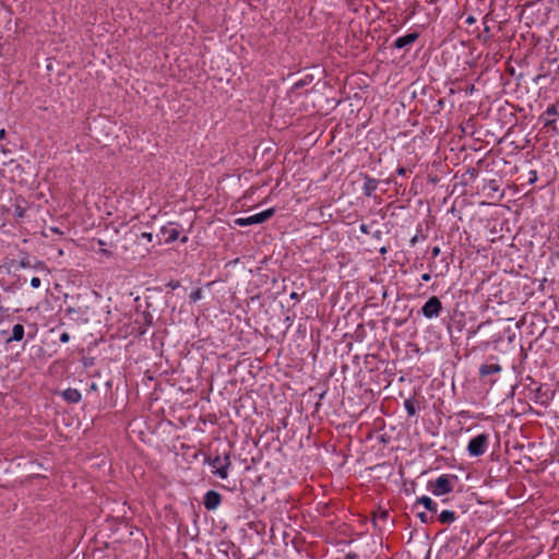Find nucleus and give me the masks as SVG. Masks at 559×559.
Returning a JSON list of instances; mask_svg holds the SVG:
<instances>
[{"label":"nucleus","instance_id":"1","mask_svg":"<svg viewBox=\"0 0 559 559\" xmlns=\"http://www.w3.org/2000/svg\"><path fill=\"white\" fill-rule=\"evenodd\" d=\"M457 476L443 474L437 479L428 481V490L436 497L444 496L453 491Z\"/></svg>","mask_w":559,"mask_h":559},{"label":"nucleus","instance_id":"2","mask_svg":"<svg viewBox=\"0 0 559 559\" xmlns=\"http://www.w3.org/2000/svg\"><path fill=\"white\" fill-rule=\"evenodd\" d=\"M488 444L489 435L480 433L469 440L466 450L471 456L477 457L483 455L487 451Z\"/></svg>","mask_w":559,"mask_h":559},{"label":"nucleus","instance_id":"3","mask_svg":"<svg viewBox=\"0 0 559 559\" xmlns=\"http://www.w3.org/2000/svg\"><path fill=\"white\" fill-rule=\"evenodd\" d=\"M209 464L213 467V473L222 479L228 477V468L231 465L229 453H224V456L217 455L209 460Z\"/></svg>","mask_w":559,"mask_h":559},{"label":"nucleus","instance_id":"4","mask_svg":"<svg viewBox=\"0 0 559 559\" xmlns=\"http://www.w3.org/2000/svg\"><path fill=\"white\" fill-rule=\"evenodd\" d=\"M275 213V209L271 207L263 212L250 215L248 217H239L235 219V224L238 226H250L254 224H262L270 219Z\"/></svg>","mask_w":559,"mask_h":559},{"label":"nucleus","instance_id":"5","mask_svg":"<svg viewBox=\"0 0 559 559\" xmlns=\"http://www.w3.org/2000/svg\"><path fill=\"white\" fill-rule=\"evenodd\" d=\"M442 302L436 296L430 297L421 307V313L427 319L438 318L442 312Z\"/></svg>","mask_w":559,"mask_h":559},{"label":"nucleus","instance_id":"6","mask_svg":"<svg viewBox=\"0 0 559 559\" xmlns=\"http://www.w3.org/2000/svg\"><path fill=\"white\" fill-rule=\"evenodd\" d=\"M559 116L557 105L552 104L547 107L544 114L539 117L544 121V128H550L554 132H557L556 117Z\"/></svg>","mask_w":559,"mask_h":559},{"label":"nucleus","instance_id":"7","mask_svg":"<svg viewBox=\"0 0 559 559\" xmlns=\"http://www.w3.org/2000/svg\"><path fill=\"white\" fill-rule=\"evenodd\" d=\"M157 236L164 237L165 243H171L176 241L179 238L178 224L173 222L168 223L167 225L160 228L159 234Z\"/></svg>","mask_w":559,"mask_h":559},{"label":"nucleus","instance_id":"8","mask_svg":"<svg viewBox=\"0 0 559 559\" xmlns=\"http://www.w3.org/2000/svg\"><path fill=\"white\" fill-rule=\"evenodd\" d=\"M222 502V496L215 490H209L203 497L204 508L209 511L216 510Z\"/></svg>","mask_w":559,"mask_h":559},{"label":"nucleus","instance_id":"9","mask_svg":"<svg viewBox=\"0 0 559 559\" xmlns=\"http://www.w3.org/2000/svg\"><path fill=\"white\" fill-rule=\"evenodd\" d=\"M419 37V34L417 32L408 33L404 36H401L395 39L393 46L397 49H403L413 43H415Z\"/></svg>","mask_w":559,"mask_h":559},{"label":"nucleus","instance_id":"10","mask_svg":"<svg viewBox=\"0 0 559 559\" xmlns=\"http://www.w3.org/2000/svg\"><path fill=\"white\" fill-rule=\"evenodd\" d=\"M25 329L22 324H14L11 331V335L5 340L7 344L12 342H21L24 338Z\"/></svg>","mask_w":559,"mask_h":559},{"label":"nucleus","instance_id":"11","mask_svg":"<svg viewBox=\"0 0 559 559\" xmlns=\"http://www.w3.org/2000/svg\"><path fill=\"white\" fill-rule=\"evenodd\" d=\"M501 370L502 367L499 364H483L479 367V376L486 378L490 374L499 373Z\"/></svg>","mask_w":559,"mask_h":559},{"label":"nucleus","instance_id":"12","mask_svg":"<svg viewBox=\"0 0 559 559\" xmlns=\"http://www.w3.org/2000/svg\"><path fill=\"white\" fill-rule=\"evenodd\" d=\"M378 183L377 179L367 176L362 186V193L366 197H372L378 188Z\"/></svg>","mask_w":559,"mask_h":559},{"label":"nucleus","instance_id":"13","mask_svg":"<svg viewBox=\"0 0 559 559\" xmlns=\"http://www.w3.org/2000/svg\"><path fill=\"white\" fill-rule=\"evenodd\" d=\"M62 397L69 403H79L82 399V395L79 390L69 388L62 392Z\"/></svg>","mask_w":559,"mask_h":559},{"label":"nucleus","instance_id":"14","mask_svg":"<svg viewBox=\"0 0 559 559\" xmlns=\"http://www.w3.org/2000/svg\"><path fill=\"white\" fill-rule=\"evenodd\" d=\"M416 503L424 506V508L429 512L437 513L438 511V504L428 496L418 498Z\"/></svg>","mask_w":559,"mask_h":559},{"label":"nucleus","instance_id":"15","mask_svg":"<svg viewBox=\"0 0 559 559\" xmlns=\"http://www.w3.org/2000/svg\"><path fill=\"white\" fill-rule=\"evenodd\" d=\"M456 519H457L456 513L451 510H443L438 516L439 522L442 524H451Z\"/></svg>","mask_w":559,"mask_h":559},{"label":"nucleus","instance_id":"16","mask_svg":"<svg viewBox=\"0 0 559 559\" xmlns=\"http://www.w3.org/2000/svg\"><path fill=\"white\" fill-rule=\"evenodd\" d=\"M404 407L408 416H415L416 415V406L415 402L413 400H405L404 401Z\"/></svg>","mask_w":559,"mask_h":559},{"label":"nucleus","instance_id":"17","mask_svg":"<svg viewBox=\"0 0 559 559\" xmlns=\"http://www.w3.org/2000/svg\"><path fill=\"white\" fill-rule=\"evenodd\" d=\"M310 81H311V79H310V80H308V76H307L306 79H302V80L297 81V82H296V83H294V85L292 86V88H290V93H294L295 91H297V90H299V88H301V87L306 86Z\"/></svg>","mask_w":559,"mask_h":559},{"label":"nucleus","instance_id":"18","mask_svg":"<svg viewBox=\"0 0 559 559\" xmlns=\"http://www.w3.org/2000/svg\"><path fill=\"white\" fill-rule=\"evenodd\" d=\"M190 300L195 302L198 300H200L202 298V290L201 288H198L195 290H193L191 294H190Z\"/></svg>","mask_w":559,"mask_h":559},{"label":"nucleus","instance_id":"19","mask_svg":"<svg viewBox=\"0 0 559 559\" xmlns=\"http://www.w3.org/2000/svg\"><path fill=\"white\" fill-rule=\"evenodd\" d=\"M417 516L419 518V520L421 521V523H429L431 522V518H429L425 512H419L417 514Z\"/></svg>","mask_w":559,"mask_h":559},{"label":"nucleus","instance_id":"20","mask_svg":"<svg viewBox=\"0 0 559 559\" xmlns=\"http://www.w3.org/2000/svg\"><path fill=\"white\" fill-rule=\"evenodd\" d=\"M40 284H41V282H40V278H39V277H33V278L31 280V286H32L33 288H39V287H40Z\"/></svg>","mask_w":559,"mask_h":559},{"label":"nucleus","instance_id":"21","mask_svg":"<svg viewBox=\"0 0 559 559\" xmlns=\"http://www.w3.org/2000/svg\"><path fill=\"white\" fill-rule=\"evenodd\" d=\"M536 180H537V171L536 170H531L530 171L528 182L530 183H534Z\"/></svg>","mask_w":559,"mask_h":559},{"label":"nucleus","instance_id":"22","mask_svg":"<svg viewBox=\"0 0 559 559\" xmlns=\"http://www.w3.org/2000/svg\"><path fill=\"white\" fill-rule=\"evenodd\" d=\"M141 238L145 239L146 241L151 242L153 240V234L152 233H142Z\"/></svg>","mask_w":559,"mask_h":559},{"label":"nucleus","instance_id":"23","mask_svg":"<svg viewBox=\"0 0 559 559\" xmlns=\"http://www.w3.org/2000/svg\"><path fill=\"white\" fill-rule=\"evenodd\" d=\"M59 340H60V342H61V343H68V342H69V340H70V335H69V333L63 332V333L60 335Z\"/></svg>","mask_w":559,"mask_h":559},{"label":"nucleus","instance_id":"24","mask_svg":"<svg viewBox=\"0 0 559 559\" xmlns=\"http://www.w3.org/2000/svg\"><path fill=\"white\" fill-rule=\"evenodd\" d=\"M359 229H360V231H361L362 234H365V235L370 234L369 226H368L367 224H361V225L359 226Z\"/></svg>","mask_w":559,"mask_h":559},{"label":"nucleus","instance_id":"25","mask_svg":"<svg viewBox=\"0 0 559 559\" xmlns=\"http://www.w3.org/2000/svg\"><path fill=\"white\" fill-rule=\"evenodd\" d=\"M20 266H21V267H23V269H25V267H31V262H29V260H28V259H22V260L20 261Z\"/></svg>","mask_w":559,"mask_h":559},{"label":"nucleus","instance_id":"26","mask_svg":"<svg viewBox=\"0 0 559 559\" xmlns=\"http://www.w3.org/2000/svg\"><path fill=\"white\" fill-rule=\"evenodd\" d=\"M465 23L468 24V25H473L476 23V17L473 16V15H468L465 20Z\"/></svg>","mask_w":559,"mask_h":559},{"label":"nucleus","instance_id":"27","mask_svg":"<svg viewBox=\"0 0 559 559\" xmlns=\"http://www.w3.org/2000/svg\"><path fill=\"white\" fill-rule=\"evenodd\" d=\"M359 556L356 552H347L345 559H358Z\"/></svg>","mask_w":559,"mask_h":559},{"label":"nucleus","instance_id":"28","mask_svg":"<svg viewBox=\"0 0 559 559\" xmlns=\"http://www.w3.org/2000/svg\"><path fill=\"white\" fill-rule=\"evenodd\" d=\"M489 188L492 190V191H497L498 190V186L496 183L495 180H490L489 183H488Z\"/></svg>","mask_w":559,"mask_h":559},{"label":"nucleus","instance_id":"29","mask_svg":"<svg viewBox=\"0 0 559 559\" xmlns=\"http://www.w3.org/2000/svg\"><path fill=\"white\" fill-rule=\"evenodd\" d=\"M431 254H432L433 258H437L440 254V248L439 247H433L432 250H431Z\"/></svg>","mask_w":559,"mask_h":559},{"label":"nucleus","instance_id":"30","mask_svg":"<svg viewBox=\"0 0 559 559\" xmlns=\"http://www.w3.org/2000/svg\"><path fill=\"white\" fill-rule=\"evenodd\" d=\"M396 173L400 175V176H406L407 174V169L404 168V167H399Z\"/></svg>","mask_w":559,"mask_h":559},{"label":"nucleus","instance_id":"31","mask_svg":"<svg viewBox=\"0 0 559 559\" xmlns=\"http://www.w3.org/2000/svg\"><path fill=\"white\" fill-rule=\"evenodd\" d=\"M431 280V275L429 273H424L421 275V281L429 282Z\"/></svg>","mask_w":559,"mask_h":559},{"label":"nucleus","instance_id":"32","mask_svg":"<svg viewBox=\"0 0 559 559\" xmlns=\"http://www.w3.org/2000/svg\"><path fill=\"white\" fill-rule=\"evenodd\" d=\"M66 312H67L68 314H71V313H75V312H76V310H75V308H73V307H68V308L66 309Z\"/></svg>","mask_w":559,"mask_h":559},{"label":"nucleus","instance_id":"33","mask_svg":"<svg viewBox=\"0 0 559 559\" xmlns=\"http://www.w3.org/2000/svg\"><path fill=\"white\" fill-rule=\"evenodd\" d=\"M90 389L93 390V391H96L97 390V384L95 382H92L91 385H90Z\"/></svg>","mask_w":559,"mask_h":559},{"label":"nucleus","instance_id":"34","mask_svg":"<svg viewBox=\"0 0 559 559\" xmlns=\"http://www.w3.org/2000/svg\"><path fill=\"white\" fill-rule=\"evenodd\" d=\"M4 136H5V130L2 129V130H0V140L4 139Z\"/></svg>","mask_w":559,"mask_h":559},{"label":"nucleus","instance_id":"35","mask_svg":"<svg viewBox=\"0 0 559 559\" xmlns=\"http://www.w3.org/2000/svg\"><path fill=\"white\" fill-rule=\"evenodd\" d=\"M443 105H444V100H443V99H439V102H438V106H439L440 108H442V107H443Z\"/></svg>","mask_w":559,"mask_h":559},{"label":"nucleus","instance_id":"36","mask_svg":"<svg viewBox=\"0 0 559 559\" xmlns=\"http://www.w3.org/2000/svg\"><path fill=\"white\" fill-rule=\"evenodd\" d=\"M188 239L189 238L187 236H183L180 240H181V242L186 243L188 241Z\"/></svg>","mask_w":559,"mask_h":559},{"label":"nucleus","instance_id":"37","mask_svg":"<svg viewBox=\"0 0 559 559\" xmlns=\"http://www.w3.org/2000/svg\"><path fill=\"white\" fill-rule=\"evenodd\" d=\"M2 312H3V307L0 306V321L2 320Z\"/></svg>","mask_w":559,"mask_h":559},{"label":"nucleus","instance_id":"38","mask_svg":"<svg viewBox=\"0 0 559 559\" xmlns=\"http://www.w3.org/2000/svg\"><path fill=\"white\" fill-rule=\"evenodd\" d=\"M297 296H298V295H297L296 293H292L290 298H292V299H295V298H297Z\"/></svg>","mask_w":559,"mask_h":559},{"label":"nucleus","instance_id":"39","mask_svg":"<svg viewBox=\"0 0 559 559\" xmlns=\"http://www.w3.org/2000/svg\"><path fill=\"white\" fill-rule=\"evenodd\" d=\"M51 230H52L53 233H59V229H58V228H51Z\"/></svg>","mask_w":559,"mask_h":559},{"label":"nucleus","instance_id":"40","mask_svg":"<svg viewBox=\"0 0 559 559\" xmlns=\"http://www.w3.org/2000/svg\"><path fill=\"white\" fill-rule=\"evenodd\" d=\"M102 252H103L104 254H109V252H108L106 249L102 250Z\"/></svg>","mask_w":559,"mask_h":559},{"label":"nucleus","instance_id":"41","mask_svg":"<svg viewBox=\"0 0 559 559\" xmlns=\"http://www.w3.org/2000/svg\"><path fill=\"white\" fill-rule=\"evenodd\" d=\"M22 213H23V211H22V210H19V211H17L19 216H22Z\"/></svg>","mask_w":559,"mask_h":559},{"label":"nucleus","instance_id":"42","mask_svg":"<svg viewBox=\"0 0 559 559\" xmlns=\"http://www.w3.org/2000/svg\"><path fill=\"white\" fill-rule=\"evenodd\" d=\"M485 31H486V32H489V26H487V25H486V26H485Z\"/></svg>","mask_w":559,"mask_h":559}]
</instances>
